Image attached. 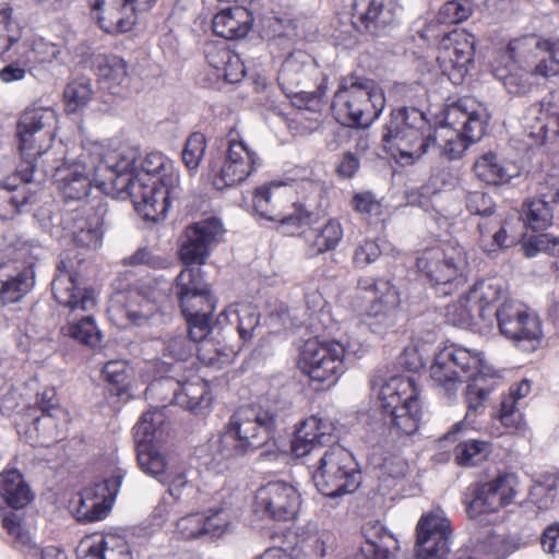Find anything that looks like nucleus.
Here are the masks:
<instances>
[{
  "instance_id": "1",
  "label": "nucleus",
  "mask_w": 559,
  "mask_h": 559,
  "mask_svg": "<svg viewBox=\"0 0 559 559\" xmlns=\"http://www.w3.org/2000/svg\"><path fill=\"white\" fill-rule=\"evenodd\" d=\"M140 167L135 153L110 155L97 164L95 182L106 195L130 199L143 219L156 223L178 197L179 177L168 171L170 162L159 152L147 154Z\"/></svg>"
},
{
  "instance_id": "2",
  "label": "nucleus",
  "mask_w": 559,
  "mask_h": 559,
  "mask_svg": "<svg viewBox=\"0 0 559 559\" xmlns=\"http://www.w3.org/2000/svg\"><path fill=\"white\" fill-rule=\"evenodd\" d=\"M293 404L278 394H269L255 403L239 406L224 431L201 449V465L214 474L230 469L234 460L253 453L284 429Z\"/></svg>"
},
{
  "instance_id": "3",
  "label": "nucleus",
  "mask_w": 559,
  "mask_h": 559,
  "mask_svg": "<svg viewBox=\"0 0 559 559\" xmlns=\"http://www.w3.org/2000/svg\"><path fill=\"white\" fill-rule=\"evenodd\" d=\"M491 71L509 94L525 95L534 85L533 76L559 75V38L528 35L511 40L493 59Z\"/></svg>"
},
{
  "instance_id": "4",
  "label": "nucleus",
  "mask_w": 559,
  "mask_h": 559,
  "mask_svg": "<svg viewBox=\"0 0 559 559\" xmlns=\"http://www.w3.org/2000/svg\"><path fill=\"white\" fill-rule=\"evenodd\" d=\"M57 114L49 107H27L16 123L17 147L26 168L20 174L24 180H32L38 157L47 154L52 145L57 128Z\"/></svg>"
},
{
  "instance_id": "5",
  "label": "nucleus",
  "mask_w": 559,
  "mask_h": 559,
  "mask_svg": "<svg viewBox=\"0 0 559 559\" xmlns=\"http://www.w3.org/2000/svg\"><path fill=\"white\" fill-rule=\"evenodd\" d=\"M419 271L437 290L448 296L467 281L468 261L459 245L442 243L425 249L416 260Z\"/></svg>"
},
{
  "instance_id": "6",
  "label": "nucleus",
  "mask_w": 559,
  "mask_h": 559,
  "mask_svg": "<svg viewBox=\"0 0 559 559\" xmlns=\"http://www.w3.org/2000/svg\"><path fill=\"white\" fill-rule=\"evenodd\" d=\"M381 408L390 416L391 433L413 435L420 421L418 390L414 379L403 376L390 378L380 389Z\"/></svg>"
},
{
  "instance_id": "7",
  "label": "nucleus",
  "mask_w": 559,
  "mask_h": 559,
  "mask_svg": "<svg viewBox=\"0 0 559 559\" xmlns=\"http://www.w3.org/2000/svg\"><path fill=\"white\" fill-rule=\"evenodd\" d=\"M382 140L393 143L402 157L415 160L431 148L433 131L423 111L405 107L392 118Z\"/></svg>"
},
{
  "instance_id": "8",
  "label": "nucleus",
  "mask_w": 559,
  "mask_h": 559,
  "mask_svg": "<svg viewBox=\"0 0 559 559\" xmlns=\"http://www.w3.org/2000/svg\"><path fill=\"white\" fill-rule=\"evenodd\" d=\"M259 164V156L243 141H228L225 151H211L207 179L216 190H224L245 181Z\"/></svg>"
},
{
  "instance_id": "9",
  "label": "nucleus",
  "mask_w": 559,
  "mask_h": 559,
  "mask_svg": "<svg viewBox=\"0 0 559 559\" xmlns=\"http://www.w3.org/2000/svg\"><path fill=\"white\" fill-rule=\"evenodd\" d=\"M345 347L338 342L307 341L299 354L297 366L316 383V390L330 388L345 372Z\"/></svg>"
},
{
  "instance_id": "10",
  "label": "nucleus",
  "mask_w": 559,
  "mask_h": 559,
  "mask_svg": "<svg viewBox=\"0 0 559 559\" xmlns=\"http://www.w3.org/2000/svg\"><path fill=\"white\" fill-rule=\"evenodd\" d=\"M316 69L304 51L290 53L283 62L278 72V84L287 97H290L298 107L310 111H320L326 86L322 81L314 91L307 90L311 74Z\"/></svg>"
},
{
  "instance_id": "11",
  "label": "nucleus",
  "mask_w": 559,
  "mask_h": 559,
  "mask_svg": "<svg viewBox=\"0 0 559 559\" xmlns=\"http://www.w3.org/2000/svg\"><path fill=\"white\" fill-rule=\"evenodd\" d=\"M253 209L259 216L277 222L282 227L299 228L313 223L314 213L288 200L282 191V183H272L255 189Z\"/></svg>"
},
{
  "instance_id": "12",
  "label": "nucleus",
  "mask_w": 559,
  "mask_h": 559,
  "mask_svg": "<svg viewBox=\"0 0 559 559\" xmlns=\"http://www.w3.org/2000/svg\"><path fill=\"white\" fill-rule=\"evenodd\" d=\"M502 335L524 350H535L542 343L543 330L538 316L522 305L506 301L495 310Z\"/></svg>"
},
{
  "instance_id": "13",
  "label": "nucleus",
  "mask_w": 559,
  "mask_h": 559,
  "mask_svg": "<svg viewBox=\"0 0 559 559\" xmlns=\"http://www.w3.org/2000/svg\"><path fill=\"white\" fill-rule=\"evenodd\" d=\"M163 423L164 414L160 411H147L133 428L138 464L142 472L156 479L165 478L166 457L154 443Z\"/></svg>"
},
{
  "instance_id": "14",
  "label": "nucleus",
  "mask_w": 559,
  "mask_h": 559,
  "mask_svg": "<svg viewBox=\"0 0 559 559\" xmlns=\"http://www.w3.org/2000/svg\"><path fill=\"white\" fill-rule=\"evenodd\" d=\"M312 479L319 492L328 498L337 499L348 491L349 450L334 443L321 455Z\"/></svg>"
},
{
  "instance_id": "15",
  "label": "nucleus",
  "mask_w": 559,
  "mask_h": 559,
  "mask_svg": "<svg viewBox=\"0 0 559 559\" xmlns=\"http://www.w3.org/2000/svg\"><path fill=\"white\" fill-rule=\"evenodd\" d=\"M481 358L464 347H447L440 350L430 367L432 381L449 394L455 393L469 371L479 369Z\"/></svg>"
},
{
  "instance_id": "16",
  "label": "nucleus",
  "mask_w": 559,
  "mask_h": 559,
  "mask_svg": "<svg viewBox=\"0 0 559 559\" xmlns=\"http://www.w3.org/2000/svg\"><path fill=\"white\" fill-rule=\"evenodd\" d=\"M475 38L464 31L444 35L438 47L437 60L442 74L459 85L463 82L474 61Z\"/></svg>"
},
{
  "instance_id": "17",
  "label": "nucleus",
  "mask_w": 559,
  "mask_h": 559,
  "mask_svg": "<svg viewBox=\"0 0 559 559\" xmlns=\"http://www.w3.org/2000/svg\"><path fill=\"white\" fill-rule=\"evenodd\" d=\"M417 559H445L450 552V521L440 509L420 516L416 526Z\"/></svg>"
},
{
  "instance_id": "18",
  "label": "nucleus",
  "mask_w": 559,
  "mask_h": 559,
  "mask_svg": "<svg viewBox=\"0 0 559 559\" xmlns=\"http://www.w3.org/2000/svg\"><path fill=\"white\" fill-rule=\"evenodd\" d=\"M155 0H95L92 11L96 12L99 27L107 34L130 32L136 25L138 12L147 11Z\"/></svg>"
},
{
  "instance_id": "19",
  "label": "nucleus",
  "mask_w": 559,
  "mask_h": 559,
  "mask_svg": "<svg viewBox=\"0 0 559 559\" xmlns=\"http://www.w3.org/2000/svg\"><path fill=\"white\" fill-rule=\"evenodd\" d=\"M224 233L219 218L209 217L186 227L179 257L185 265H202Z\"/></svg>"
},
{
  "instance_id": "20",
  "label": "nucleus",
  "mask_w": 559,
  "mask_h": 559,
  "mask_svg": "<svg viewBox=\"0 0 559 559\" xmlns=\"http://www.w3.org/2000/svg\"><path fill=\"white\" fill-rule=\"evenodd\" d=\"M255 510L274 521H289L296 518L301 506L297 489L285 481H270L255 493Z\"/></svg>"
},
{
  "instance_id": "21",
  "label": "nucleus",
  "mask_w": 559,
  "mask_h": 559,
  "mask_svg": "<svg viewBox=\"0 0 559 559\" xmlns=\"http://www.w3.org/2000/svg\"><path fill=\"white\" fill-rule=\"evenodd\" d=\"M516 477L513 474L499 475L495 479L476 484L472 489L473 498L466 511L471 518L483 513L496 512L512 502L515 496Z\"/></svg>"
},
{
  "instance_id": "22",
  "label": "nucleus",
  "mask_w": 559,
  "mask_h": 559,
  "mask_svg": "<svg viewBox=\"0 0 559 559\" xmlns=\"http://www.w3.org/2000/svg\"><path fill=\"white\" fill-rule=\"evenodd\" d=\"M121 483L122 476L117 474L84 488L75 510L76 520L91 523L105 519L118 495Z\"/></svg>"
},
{
  "instance_id": "23",
  "label": "nucleus",
  "mask_w": 559,
  "mask_h": 559,
  "mask_svg": "<svg viewBox=\"0 0 559 559\" xmlns=\"http://www.w3.org/2000/svg\"><path fill=\"white\" fill-rule=\"evenodd\" d=\"M151 391H171L169 403L179 405L195 415L203 413L211 404L207 383L197 378L194 381L180 382L173 378H163L148 385Z\"/></svg>"
},
{
  "instance_id": "24",
  "label": "nucleus",
  "mask_w": 559,
  "mask_h": 559,
  "mask_svg": "<svg viewBox=\"0 0 559 559\" xmlns=\"http://www.w3.org/2000/svg\"><path fill=\"white\" fill-rule=\"evenodd\" d=\"M357 290L369 294L370 306L366 309L369 317L378 319V322L384 326L394 325L400 298L396 289L389 282L361 280L358 282Z\"/></svg>"
},
{
  "instance_id": "25",
  "label": "nucleus",
  "mask_w": 559,
  "mask_h": 559,
  "mask_svg": "<svg viewBox=\"0 0 559 559\" xmlns=\"http://www.w3.org/2000/svg\"><path fill=\"white\" fill-rule=\"evenodd\" d=\"M361 107L352 110V128H368L384 108L385 98L382 90L372 80H352V100Z\"/></svg>"
},
{
  "instance_id": "26",
  "label": "nucleus",
  "mask_w": 559,
  "mask_h": 559,
  "mask_svg": "<svg viewBox=\"0 0 559 559\" xmlns=\"http://www.w3.org/2000/svg\"><path fill=\"white\" fill-rule=\"evenodd\" d=\"M96 168L97 165L94 167L93 179L90 177V170L87 167L80 162L73 163L69 166H67L66 163H62L61 165L46 170L48 171V175L51 174V176L58 181V188L63 200L66 202H70L86 199L91 193L93 185L99 189L95 182Z\"/></svg>"
},
{
  "instance_id": "27",
  "label": "nucleus",
  "mask_w": 559,
  "mask_h": 559,
  "mask_svg": "<svg viewBox=\"0 0 559 559\" xmlns=\"http://www.w3.org/2000/svg\"><path fill=\"white\" fill-rule=\"evenodd\" d=\"M66 263L61 261L52 280L51 290L58 304L68 307L70 311H86L95 306L94 293L87 288L79 287L75 276L66 271Z\"/></svg>"
},
{
  "instance_id": "28",
  "label": "nucleus",
  "mask_w": 559,
  "mask_h": 559,
  "mask_svg": "<svg viewBox=\"0 0 559 559\" xmlns=\"http://www.w3.org/2000/svg\"><path fill=\"white\" fill-rule=\"evenodd\" d=\"M528 134L545 140L548 133L559 134V87L539 104L533 105L525 117Z\"/></svg>"
},
{
  "instance_id": "29",
  "label": "nucleus",
  "mask_w": 559,
  "mask_h": 559,
  "mask_svg": "<svg viewBox=\"0 0 559 559\" xmlns=\"http://www.w3.org/2000/svg\"><path fill=\"white\" fill-rule=\"evenodd\" d=\"M465 378L468 380L466 388V416L464 420L459 421L453 426V428L444 436V439H455V435L466 429V427L473 421L472 417H474L477 411L483 407L484 402L496 386L495 378L486 373L478 372V369L469 371L465 374Z\"/></svg>"
},
{
  "instance_id": "30",
  "label": "nucleus",
  "mask_w": 559,
  "mask_h": 559,
  "mask_svg": "<svg viewBox=\"0 0 559 559\" xmlns=\"http://www.w3.org/2000/svg\"><path fill=\"white\" fill-rule=\"evenodd\" d=\"M361 536L365 544L355 554V559H391L397 549L396 538L376 520L361 525Z\"/></svg>"
},
{
  "instance_id": "31",
  "label": "nucleus",
  "mask_w": 559,
  "mask_h": 559,
  "mask_svg": "<svg viewBox=\"0 0 559 559\" xmlns=\"http://www.w3.org/2000/svg\"><path fill=\"white\" fill-rule=\"evenodd\" d=\"M106 212V206L98 204L91 212L73 218L71 234L75 246L95 250L102 245Z\"/></svg>"
},
{
  "instance_id": "32",
  "label": "nucleus",
  "mask_w": 559,
  "mask_h": 559,
  "mask_svg": "<svg viewBox=\"0 0 559 559\" xmlns=\"http://www.w3.org/2000/svg\"><path fill=\"white\" fill-rule=\"evenodd\" d=\"M227 525L222 510H210L207 513H191L177 521L178 533L185 539L221 536Z\"/></svg>"
},
{
  "instance_id": "33",
  "label": "nucleus",
  "mask_w": 559,
  "mask_h": 559,
  "mask_svg": "<svg viewBox=\"0 0 559 559\" xmlns=\"http://www.w3.org/2000/svg\"><path fill=\"white\" fill-rule=\"evenodd\" d=\"M330 425L317 416H311L296 429L292 441V451L297 457H304L332 441V436L328 431Z\"/></svg>"
},
{
  "instance_id": "34",
  "label": "nucleus",
  "mask_w": 559,
  "mask_h": 559,
  "mask_svg": "<svg viewBox=\"0 0 559 559\" xmlns=\"http://www.w3.org/2000/svg\"><path fill=\"white\" fill-rule=\"evenodd\" d=\"M370 464L378 471L380 486L391 489L403 480L409 473L407 461L397 454L386 451L382 445H373L368 455Z\"/></svg>"
},
{
  "instance_id": "35",
  "label": "nucleus",
  "mask_w": 559,
  "mask_h": 559,
  "mask_svg": "<svg viewBox=\"0 0 559 559\" xmlns=\"http://www.w3.org/2000/svg\"><path fill=\"white\" fill-rule=\"evenodd\" d=\"M251 12L243 7L226 8L216 13L212 28L216 36L234 40L247 36L252 27Z\"/></svg>"
},
{
  "instance_id": "36",
  "label": "nucleus",
  "mask_w": 559,
  "mask_h": 559,
  "mask_svg": "<svg viewBox=\"0 0 559 559\" xmlns=\"http://www.w3.org/2000/svg\"><path fill=\"white\" fill-rule=\"evenodd\" d=\"M474 171L485 183L497 186L521 176L522 168L514 162L501 159L493 153H486L474 163Z\"/></svg>"
},
{
  "instance_id": "37",
  "label": "nucleus",
  "mask_w": 559,
  "mask_h": 559,
  "mask_svg": "<svg viewBox=\"0 0 559 559\" xmlns=\"http://www.w3.org/2000/svg\"><path fill=\"white\" fill-rule=\"evenodd\" d=\"M559 201V189L552 186L542 185L538 189V198L526 203L525 222L533 230H544L552 223L551 203Z\"/></svg>"
},
{
  "instance_id": "38",
  "label": "nucleus",
  "mask_w": 559,
  "mask_h": 559,
  "mask_svg": "<svg viewBox=\"0 0 559 559\" xmlns=\"http://www.w3.org/2000/svg\"><path fill=\"white\" fill-rule=\"evenodd\" d=\"M449 123H453L472 143L479 141L486 131L488 115L484 109L468 110L462 103L452 106L447 115Z\"/></svg>"
},
{
  "instance_id": "39",
  "label": "nucleus",
  "mask_w": 559,
  "mask_h": 559,
  "mask_svg": "<svg viewBox=\"0 0 559 559\" xmlns=\"http://www.w3.org/2000/svg\"><path fill=\"white\" fill-rule=\"evenodd\" d=\"M502 286L493 280H484L477 282L465 295L467 302H473L477 310L478 318L491 323L495 317V310L491 306L500 299Z\"/></svg>"
},
{
  "instance_id": "40",
  "label": "nucleus",
  "mask_w": 559,
  "mask_h": 559,
  "mask_svg": "<svg viewBox=\"0 0 559 559\" xmlns=\"http://www.w3.org/2000/svg\"><path fill=\"white\" fill-rule=\"evenodd\" d=\"M261 314L257 307L250 304H241L236 308H228L219 313L217 317V324L223 321H228L230 325L235 326L239 337L243 342L252 338L254 330L260 324Z\"/></svg>"
},
{
  "instance_id": "41",
  "label": "nucleus",
  "mask_w": 559,
  "mask_h": 559,
  "mask_svg": "<svg viewBox=\"0 0 559 559\" xmlns=\"http://www.w3.org/2000/svg\"><path fill=\"white\" fill-rule=\"evenodd\" d=\"M472 142L462 135V132L449 123V120L433 130L431 148L439 150L441 155L449 159H459Z\"/></svg>"
},
{
  "instance_id": "42",
  "label": "nucleus",
  "mask_w": 559,
  "mask_h": 559,
  "mask_svg": "<svg viewBox=\"0 0 559 559\" xmlns=\"http://www.w3.org/2000/svg\"><path fill=\"white\" fill-rule=\"evenodd\" d=\"M0 496L13 509H22L32 500L29 486L20 471L13 468L0 474Z\"/></svg>"
},
{
  "instance_id": "43",
  "label": "nucleus",
  "mask_w": 559,
  "mask_h": 559,
  "mask_svg": "<svg viewBox=\"0 0 559 559\" xmlns=\"http://www.w3.org/2000/svg\"><path fill=\"white\" fill-rule=\"evenodd\" d=\"M34 266L28 265L15 275L0 276V304L19 302L34 286Z\"/></svg>"
},
{
  "instance_id": "44",
  "label": "nucleus",
  "mask_w": 559,
  "mask_h": 559,
  "mask_svg": "<svg viewBox=\"0 0 559 559\" xmlns=\"http://www.w3.org/2000/svg\"><path fill=\"white\" fill-rule=\"evenodd\" d=\"M21 168H26V164L23 159L19 165L16 173L11 177H8V185L11 187V195L16 200V202L13 203L14 215L21 213L24 205L35 202V193L27 188V183H40L48 176V171L46 169L40 170L36 164V171L32 173L33 179L26 181L20 174Z\"/></svg>"
},
{
  "instance_id": "45",
  "label": "nucleus",
  "mask_w": 559,
  "mask_h": 559,
  "mask_svg": "<svg viewBox=\"0 0 559 559\" xmlns=\"http://www.w3.org/2000/svg\"><path fill=\"white\" fill-rule=\"evenodd\" d=\"M127 62L117 55H97L93 58V68L108 88L118 87L127 81Z\"/></svg>"
},
{
  "instance_id": "46",
  "label": "nucleus",
  "mask_w": 559,
  "mask_h": 559,
  "mask_svg": "<svg viewBox=\"0 0 559 559\" xmlns=\"http://www.w3.org/2000/svg\"><path fill=\"white\" fill-rule=\"evenodd\" d=\"M160 344L163 364L169 366L189 360L197 349V344L183 331L165 335Z\"/></svg>"
},
{
  "instance_id": "47",
  "label": "nucleus",
  "mask_w": 559,
  "mask_h": 559,
  "mask_svg": "<svg viewBox=\"0 0 559 559\" xmlns=\"http://www.w3.org/2000/svg\"><path fill=\"white\" fill-rule=\"evenodd\" d=\"M27 416L31 417L32 425L35 430H39L41 420L52 423L53 415H63V409L59 405L56 390L53 388H46L36 394L34 405L28 406Z\"/></svg>"
},
{
  "instance_id": "48",
  "label": "nucleus",
  "mask_w": 559,
  "mask_h": 559,
  "mask_svg": "<svg viewBox=\"0 0 559 559\" xmlns=\"http://www.w3.org/2000/svg\"><path fill=\"white\" fill-rule=\"evenodd\" d=\"M186 266L176 277L175 294L177 298L188 302L189 295L193 294L198 297L200 294L211 293L201 269L191 265Z\"/></svg>"
},
{
  "instance_id": "49",
  "label": "nucleus",
  "mask_w": 559,
  "mask_h": 559,
  "mask_svg": "<svg viewBox=\"0 0 559 559\" xmlns=\"http://www.w3.org/2000/svg\"><path fill=\"white\" fill-rule=\"evenodd\" d=\"M94 94L95 90L88 78H78L68 83L63 91L67 112L75 114L81 110L92 100Z\"/></svg>"
},
{
  "instance_id": "50",
  "label": "nucleus",
  "mask_w": 559,
  "mask_h": 559,
  "mask_svg": "<svg viewBox=\"0 0 559 559\" xmlns=\"http://www.w3.org/2000/svg\"><path fill=\"white\" fill-rule=\"evenodd\" d=\"M105 380L112 385L110 391L121 400L130 397V367L127 360H110L103 368Z\"/></svg>"
},
{
  "instance_id": "51",
  "label": "nucleus",
  "mask_w": 559,
  "mask_h": 559,
  "mask_svg": "<svg viewBox=\"0 0 559 559\" xmlns=\"http://www.w3.org/2000/svg\"><path fill=\"white\" fill-rule=\"evenodd\" d=\"M500 221L496 217H484L478 223V229L480 233V241L484 250L492 252L497 248H509L515 241L514 238L509 239L504 227L499 226Z\"/></svg>"
},
{
  "instance_id": "52",
  "label": "nucleus",
  "mask_w": 559,
  "mask_h": 559,
  "mask_svg": "<svg viewBox=\"0 0 559 559\" xmlns=\"http://www.w3.org/2000/svg\"><path fill=\"white\" fill-rule=\"evenodd\" d=\"M82 559H134L129 544L114 536L92 545Z\"/></svg>"
},
{
  "instance_id": "53",
  "label": "nucleus",
  "mask_w": 559,
  "mask_h": 559,
  "mask_svg": "<svg viewBox=\"0 0 559 559\" xmlns=\"http://www.w3.org/2000/svg\"><path fill=\"white\" fill-rule=\"evenodd\" d=\"M62 332L87 347L94 348L100 343L102 334L92 316H85L78 322H69L62 328Z\"/></svg>"
},
{
  "instance_id": "54",
  "label": "nucleus",
  "mask_w": 559,
  "mask_h": 559,
  "mask_svg": "<svg viewBox=\"0 0 559 559\" xmlns=\"http://www.w3.org/2000/svg\"><path fill=\"white\" fill-rule=\"evenodd\" d=\"M491 447L486 441L468 439L455 447V461L461 466H475L490 453Z\"/></svg>"
},
{
  "instance_id": "55",
  "label": "nucleus",
  "mask_w": 559,
  "mask_h": 559,
  "mask_svg": "<svg viewBox=\"0 0 559 559\" xmlns=\"http://www.w3.org/2000/svg\"><path fill=\"white\" fill-rule=\"evenodd\" d=\"M308 237L313 238L317 253L334 249L343 237V229L334 219H330L322 228H310Z\"/></svg>"
},
{
  "instance_id": "56",
  "label": "nucleus",
  "mask_w": 559,
  "mask_h": 559,
  "mask_svg": "<svg viewBox=\"0 0 559 559\" xmlns=\"http://www.w3.org/2000/svg\"><path fill=\"white\" fill-rule=\"evenodd\" d=\"M390 22V12L384 11L383 3L379 0H370L368 9L360 15L358 27L371 35H376Z\"/></svg>"
},
{
  "instance_id": "57",
  "label": "nucleus",
  "mask_w": 559,
  "mask_h": 559,
  "mask_svg": "<svg viewBox=\"0 0 559 559\" xmlns=\"http://www.w3.org/2000/svg\"><path fill=\"white\" fill-rule=\"evenodd\" d=\"M126 298V304L112 306V310H117L122 318H126L134 325H144L153 316V307L150 304L142 306L138 304L140 299L139 294H129Z\"/></svg>"
},
{
  "instance_id": "58",
  "label": "nucleus",
  "mask_w": 559,
  "mask_h": 559,
  "mask_svg": "<svg viewBox=\"0 0 559 559\" xmlns=\"http://www.w3.org/2000/svg\"><path fill=\"white\" fill-rule=\"evenodd\" d=\"M187 322L186 334L198 345L201 342H207L215 329H219L217 321L213 323L212 313H201L185 317Z\"/></svg>"
},
{
  "instance_id": "59",
  "label": "nucleus",
  "mask_w": 559,
  "mask_h": 559,
  "mask_svg": "<svg viewBox=\"0 0 559 559\" xmlns=\"http://www.w3.org/2000/svg\"><path fill=\"white\" fill-rule=\"evenodd\" d=\"M472 12L473 7L468 0H452L439 9L436 20L439 24H459L466 21Z\"/></svg>"
},
{
  "instance_id": "60",
  "label": "nucleus",
  "mask_w": 559,
  "mask_h": 559,
  "mask_svg": "<svg viewBox=\"0 0 559 559\" xmlns=\"http://www.w3.org/2000/svg\"><path fill=\"white\" fill-rule=\"evenodd\" d=\"M13 9L0 10V56L8 52L21 39V27L12 19Z\"/></svg>"
},
{
  "instance_id": "61",
  "label": "nucleus",
  "mask_w": 559,
  "mask_h": 559,
  "mask_svg": "<svg viewBox=\"0 0 559 559\" xmlns=\"http://www.w3.org/2000/svg\"><path fill=\"white\" fill-rule=\"evenodd\" d=\"M206 148L205 135L201 132H193L186 141L182 151V162L189 171L199 168Z\"/></svg>"
},
{
  "instance_id": "62",
  "label": "nucleus",
  "mask_w": 559,
  "mask_h": 559,
  "mask_svg": "<svg viewBox=\"0 0 559 559\" xmlns=\"http://www.w3.org/2000/svg\"><path fill=\"white\" fill-rule=\"evenodd\" d=\"M164 473L165 478L157 480L168 485V492L176 500H186L190 493L194 492V485L188 480L183 471H168L166 466Z\"/></svg>"
},
{
  "instance_id": "63",
  "label": "nucleus",
  "mask_w": 559,
  "mask_h": 559,
  "mask_svg": "<svg viewBox=\"0 0 559 559\" xmlns=\"http://www.w3.org/2000/svg\"><path fill=\"white\" fill-rule=\"evenodd\" d=\"M448 321L457 326H468L478 318L477 310L473 302H467L465 295L456 302L447 307Z\"/></svg>"
},
{
  "instance_id": "64",
  "label": "nucleus",
  "mask_w": 559,
  "mask_h": 559,
  "mask_svg": "<svg viewBox=\"0 0 559 559\" xmlns=\"http://www.w3.org/2000/svg\"><path fill=\"white\" fill-rule=\"evenodd\" d=\"M523 250L527 258H533L538 252L559 255V239L549 234L534 236L523 245Z\"/></svg>"
}]
</instances>
